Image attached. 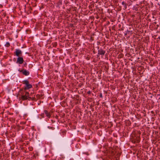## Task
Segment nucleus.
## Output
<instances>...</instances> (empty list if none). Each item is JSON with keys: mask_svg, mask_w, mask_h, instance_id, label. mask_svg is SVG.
<instances>
[{"mask_svg": "<svg viewBox=\"0 0 160 160\" xmlns=\"http://www.w3.org/2000/svg\"><path fill=\"white\" fill-rule=\"evenodd\" d=\"M22 83L25 85L24 89L25 90H28L32 87V85L29 84V82L27 80H25L22 81Z\"/></svg>", "mask_w": 160, "mask_h": 160, "instance_id": "nucleus-1", "label": "nucleus"}, {"mask_svg": "<svg viewBox=\"0 0 160 160\" xmlns=\"http://www.w3.org/2000/svg\"><path fill=\"white\" fill-rule=\"evenodd\" d=\"M31 98L30 97H29V93L28 92H26L25 95H22L21 97V99L22 100H26L28 99L29 100Z\"/></svg>", "mask_w": 160, "mask_h": 160, "instance_id": "nucleus-2", "label": "nucleus"}, {"mask_svg": "<svg viewBox=\"0 0 160 160\" xmlns=\"http://www.w3.org/2000/svg\"><path fill=\"white\" fill-rule=\"evenodd\" d=\"M14 54L17 57H19L21 56L22 54V52L19 49H16L15 51L14 52Z\"/></svg>", "mask_w": 160, "mask_h": 160, "instance_id": "nucleus-3", "label": "nucleus"}, {"mask_svg": "<svg viewBox=\"0 0 160 160\" xmlns=\"http://www.w3.org/2000/svg\"><path fill=\"white\" fill-rule=\"evenodd\" d=\"M18 71L19 72H22V73L25 76H28L30 74L29 72L26 69H23L22 70L19 69Z\"/></svg>", "mask_w": 160, "mask_h": 160, "instance_id": "nucleus-4", "label": "nucleus"}, {"mask_svg": "<svg viewBox=\"0 0 160 160\" xmlns=\"http://www.w3.org/2000/svg\"><path fill=\"white\" fill-rule=\"evenodd\" d=\"M24 60L22 57H18L17 60V63L21 64L23 63Z\"/></svg>", "mask_w": 160, "mask_h": 160, "instance_id": "nucleus-5", "label": "nucleus"}, {"mask_svg": "<svg viewBox=\"0 0 160 160\" xmlns=\"http://www.w3.org/2000/svg\"><path fill=\"white\" fill-rule=\"evenodd\" d=\"M98 50V55H103L106 52L105 51L103 50L101 48L99 49V48Z\"/></svg>", "mask_w": 160, "mask_h": 160, "instance_id": "nucleus-6", "label": "nucleus"}, {"mask_svg": "<svg viewBox=\"0 0 160 160\" xmlns=\"http://www.w3.org/2000/svg\"><path fill=\"white\" fill-rule=\"evenodd\" d=\"M44 113L46 115V116L48 117V118H50L51 117V115H50L49 113L48 112V111L46 110H45L44 111Z\"/></svg>", "mask_w": 160, "mask_h": 160, "instance_id": "nucleus-7", "label": "nucleus"}, {"mask_svg": "<svg viewBox=\"0 0 160 160\" xmlns=\"http://www.w3.org/2000/svg\"><path fill=\"white\" fill-rule=\"evenodd\" d=\"M122 4L123 5L124 9H126L127 8V4L124 1L122 2Z\"/></svg>", "mask_w": 160, "mask_h": 160, "instance_id": "nucleus-8", "label": "nucleus"}, {"mask_svg": "<svg viewBox=\"0 0 160 160\" xmlns=\"http://www.w3.org/2000/svg\"><path fill=\"white\" fill-rule=\"evenodd\" d=\"M10 45V44L8 42H7L6 44L5 45V46L7 47H9Z\"/></svg>", "mask_w": 160, "mask_h": 160, "instance_id": "nucleus-9", "label": "nucleus"}, {"mask_svg": "<svg viewBox=\"0 0 160 160\" xmlns=\"http://www.w3.org/2000/svg\"><path fill=\"white\" fill-rule=\"evenodd\" d=\"M116 25H114L112 26V30H115L116 29Z\"/></svg>", "mask_w": 160, "mask_h": 160, "instance_id": "nucleus-10", "label": "nucleus"}, {"mask_svg": "<svg viewBox=\"0 0 160 160\" xmlns=\"http://www.w3.org/2000/svg\"><path fill=\"white\" fill-rule=\"evenodd\" d=\"M48 128L49 129H52V130H53L54 129V128L52 127L48 126Z\"/></svg>", "mask_w": 160, "mask_h": 160, "instance_id": "nucleus-11", "label": "nucleus"}, {"mask_svg": "<svg viewBox=\"0 0 160 160\" xmlns=\"http://www.w3.org/2000/svg\"><path fill=\"white\" fill-rule=\"evenodd\" d=\"M134 9L136 11H138V8H137V7H134Z\"/></svg>", "mask_w": 160, "mask_h": 160, "instance_id": "nucleus-12", "label": "nucleus"}, {"mask_svg": "<svg viewBox=\"0 0 160 160\" xmlns=\"http://www.w3.org/2000/svg\"><path fill=\"white\" fill-rule=\"evenodd\" d=\"M152 17L154 19L155 18L154 17V14H153V13H152Z\"/></svg>", "mask_w": 160, "mask_h": 160, "instance_id": "nucleus-13", "label": "nucleus"}, {"mask_svg": "<svg viewBox=\"0 0 160 160\" xmlns=\"http://www.w3.org/2000/svg\"><path fill=\"white\" fill-rule=\"evenodd\" d=\"M100 98H102V93H101L100 94Z\"/></svg>", "mask_w": 160, "mask_h": 160, "instance_id": "nucleus-14", "label": "nucleus"}, {"mask_svg": "<svg viewBox=\"0 0 160 160\" xmlns=\"http://www.w3.org/2000/svg\"><path fill=\"white\" fill-rule=\"evenodd\" d=\"M41 116L42 117V118H43L44 117V113H42V114H41Z\"/></svg>", "mask_w": 160, "mask_h": 160, "instance_id": "nucleus-15", "label": "nucleus"}, {"mask_svg": "<svg viewBox=\"0 0 160 160\" xmlns=\"http://www.w3.org/2000/svg\"><path fill=\"white\" fill-rule=\"evenodd\" d=\"M91 93V91H88V92H87V93H88V94H90V93Z\"/></svg>", "mask_w": 160, "mask_h": 160, "instance_id": "nucleus-16", "label": "nucleus"}, {"mask_svg": "<svg viewBox=\"0 0 160 160\" xmlns=\"http://www.w3.org/2000/svg\"><path fill=\"white\" fill-rule=\"evenodd\" d=\"M119 25H117V24H116V26H119Z\"/></svg>", "mask_w": 160, "mask_h": 160, "instance_id": "nucleus-17", "label": "nucleus"}, {"mask_svg": "<svg viewBox=\"0 0 160 160\" xmlns=\"http://www.w3.org/2000/svg\"><path fill=\"white\" fill-rule=\"evenodd\" d=\"M137 0H133V1H136Z\"/></svg>", "mask_w": 160, "mask_h": 160, "instance_id": "nucleus-18", "label": "nucleus"}, {"mask_svg": "<svg viewBox=\"0 0 160 160\" xmlns=\"http://www.w3.org/2000/svg\"><path fill=\"white\" fill-rule=\"evenodd\" d=\"M118 30H120L119 29Z\"/></svg>", "mask_w": 160, "mask_h": 160, "instance_id": "nucleus-19", "label": "nucleus"}, {"mask_svg": "<svg viewBox=\"0 0 160 160\" xmlns=\"http://www.w3.org/2000/svg\"><path fill=\"white\" fill-rule=\"evenodd\" d=\"M157 26L158 27V25H157Z\"/></svg>", "mask_w": 160, "mask_h": 160, "instance_id": "nucleus-20", "label": "nucleus"}, {"mask_svg": "<svg viewBox=\"0 0 160 160\" xmlns=\"http://www.w3.org/2000/svg\"><path fill=\"white\" fill-rule=\"evenodd\" d=\"M123 30V29H122V30Z\"/></svg>", "mask_w": 160, "mask_h": 160, "instance_id": "nucleus-21", "label": "nucleus"}]
</instances>
